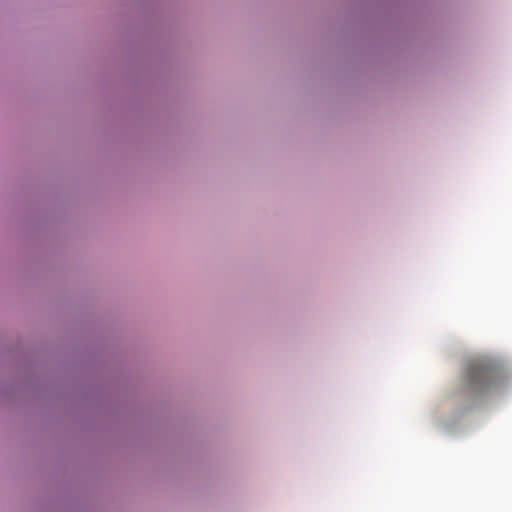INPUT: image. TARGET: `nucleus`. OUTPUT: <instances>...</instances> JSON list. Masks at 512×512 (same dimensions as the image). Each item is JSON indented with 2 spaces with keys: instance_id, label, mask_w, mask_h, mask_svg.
<instances>
[{
  "instance_id": "obj_1",
  "label": "nucleus",
  "mask_w": 512,
  "mask_h": 512,
  "mask_svg": "<svg viewBox=\"0 0 512 512\" xmlns=\"http://www.w3.org/2000/svg\"><path fill=\"white\" fill-rule=\"evenodd\" d=\"M467 382L477 390L489 388L495 378V367L493 364L483 360H473L467 366Z\"/></svg>"
}]
</instances>
